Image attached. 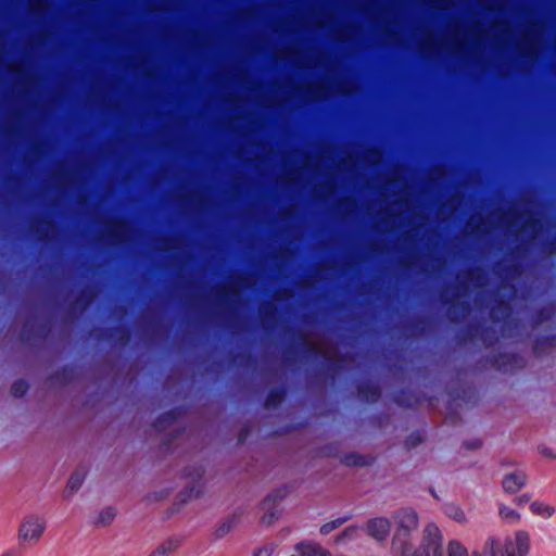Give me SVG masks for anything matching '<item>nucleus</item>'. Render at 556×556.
Instances as JSON below:
<instances>
[{"instance_id":"obj_21","label":"nucleus","mask_w":556,"mask_h":556,"mask_svg":"<svg viewBox=\"0 0 556 556\" xmlns=\"http://www.w3.org/2000/svg\"><path fill=\"white\" fill-rule=\"evenodd\" d=\"M286 394H287V389L285 386H278V387L271 388L265 397V402H264L265 406L266 407L279 406L282 403V401L285 400Z\"/></svg>"},{"instance_id":"obj_25","label":"nucleus","mask_w":556,"mask_h":556,"mask_svg":"<svg viewBox=\"0 0 556 556\" xmlns=\"http://www.w3.org/2000/svg\"><path fill=\"white\" fill-rule=\"evenodd\" d=\"M444 514L451 519L462 523L466 521V516L460 506L454 503H447L443 506Z\"/></svg>"},{"instance_id":"obj_8","label":"nucleus","mask_w":556,"mask_h":556,"mask_svg":"<svg viewBox=\"0 0 556 556\" xmlns=\"http://www.w3.org/2000/svg\"><path fill=\"white\" fill-rule=\"evenodd\" d=\"M397 521L396 535H407L418 527V515L413 508H402L395 514Z\"/></svg>"},{"instance_id":"obj_26","label":"nucleus","mask_w":556,"mask_h":556,"mask_svg":"<svg viewBox=\"0 0 556 556\" xmlns=\"http://www.w3.org/2000/svg\"><path fill=\"white\" fill-rule=\"evenodd\" d=\"M530 509L534 515L549 518L555 514V508L544 502L534 501L530 505Z\"/></svg>"},{"instance_id":"obj_20","label":"nucleus","mask_w":556,"mask_h":556,"mask_svg":"<svg viewBox=\"0 0 556 556\" xmlns=\"http://www.w3.org/2000/svg\"><path fill=\"white\" fill-rule=\"evenodd\" d=\"M180 544V538L170 536L161 543L149 556H168V554L176 551Z\"/></svg>"},{"instance_id":"obj_34","label":"nucleus","mask_w":556,"mask_h":556,"mask_svg":"<svg viewBox=\"0 0 556 556\" xmlns=\"http://www.w3.org/2000/svg\"><path fill=\"white\" fill-rule=\"evenodd\" d=\"M481 445H482V441L480 439L468 440V441H465L463 444V446L466 450H478L481 447Z\"/></svg>"},{"instance_id":"obj_32","label":"nucleus","mask_w":556,"mask_h":556,"mask_svg":"<svg viewBox=\"0 0 556 556\" xmlns=\"http://www.w3.org/2000/svg\"><path fill=\"white\" fill-rule=\"evenodd\" d=\"M500 516L509 522H516L520 518L519 514L515 509L505 505L500 506Z\"/></svg>"},{"instance_id":"obj_14","label":"nucleus","mask_w":556,"mask_h":556,"mask_svg":"<svg viewBox=\"0 0 556 556\" xmlns=\"http://www.w3.org/2000/svg\"><path fill=\"white\" fill-rule=\"evenodd\" d=\"M49 331L50 328L46 324L36 327L33 324L26 323L21 329V340L29 343L36 338H45Z\"/></svg>"},{"instance_id":"obj_18","label":"nucleus","mask_w":556,"mask_h":556,"mask_svg":"<svg viewBox=\"0 0 556 556\" xmlns=\"http://www.w3.org/2000/svg\"><path fill=\"white\" fill-rule=\"evenodd\" d=\"M87 470L85 467H78L70 477L67 481V485L65 489V496L70 497L76 491L80 489L85 479H86Z\"/></svg>"},{"instance_id":"obj_17","label":"nucleus","mask_w":556,"mask_h":556,"mask_svg":"<svg viewBox=\"0 0 556 556\" xmlns=\"http://www.w3.org/2000/svg\"><path fill=\"white\" fill-rule=\"evenodd\" d=\"M299 556H330V553L324 549L318 543L312 541H302L294 546Z\"/></svg>"},{"instance_id":"obj_3","label":"nucleus","mask_w":556,"mask_h":556,"mask_svg":"<svg viewBox=\"0 0 556 556\" xmlns=\"http://www.w3.org/2000/svg\"><path fill=\"white\" fill-rule=\"evenodd\" d=\"M290 493V486L283 484L273 490L262 502V507L265 510L261 517L262 526L273 525L281 515L280 502Z\"/></svg>"},{"instance_id":"obj_45","label":"nucleus","mask_w":556,"mask_h":556,"mask_svg":"<svg viewBox=\"0 0 556 556\" xmlns=\"http://www.w3.org/2000/svg\"><path fill=\"white\" fill-rule=\"evenodd\" d=\"M291 556H298V555H291Z\"/></svg>"},{"instance_id":"obj_35","label":"nucleus","mask_w":556,"mask_h":556,"mask_svg":"<svg viewBox=\"0 0 556 556\" xmlns=\"http://www.w3.org/2000/svg\"><path fill=\"white\" fill-rule=\"evenodd\" d=\"M442 303L444 305H447V304L450 305V308H448L450 318H451V320H456L458 317V314H455V316H452V313H454L456 303L448 298H442Z\"/></svg>"},{"instance_id":"obj_27","label":"nucleus","mask_w":556,"mask_h":556,"mask_svg":"<svg viewBox=\"0 0 556 556\" xmlns=\"http://www.w3.org/2000/svg\"><path fill=\"white\" fill-rule=\"evenodd\" d=\"M115 516L116 509L114 507H105L99 513L98 518L93 521V523L96 526H108L114 520Z\"/></svg>"},{"instance_id":"obj_1","label":"nucleus","mask_w":556,"mask_h":556,"mask_svg":"<svg viewBox=\"0 0 556 556\" xmlns=\"http://www.w3.org/2000/svg\"><path fill=\"white\" fill-rule=\"evenodd\" d=\"M402 556H444L442 552V535L434 523H429L424 530V538L419 548L403 544ZM447 556H468L467 548L458 541H451L447 546Z\"/></svg>"},{"instance_id":"obj_36","label":"nucleus","mask_w":556,"mask_h":556,"mask_svg":"<svg viewBox=\"0 0 556 556\" xmlns=\"http://www.w3.org/2000/svg\"><path fill=\"white\" fill-rule=\"evenodd\" d=\"M304 353H305L306 357H317L318 356L317 348L311 343L304 344Z\"/></svg>"},{"instance_id":"obj_43","label":"nucleus","mask_w":556,"mask_h":556,"mask_svg":"<svg viewBox=\"0 0 556 556\" xmlns=\"http://www.w3.org/2000/svg\"><path fill=\"white\" fill-rule=\"evenodd\" d=\"M430 493L432 494V496L435 498V500H439V496L437 494V492L434 491L433 488L430 489Z\"/></svg>"},{"instance_id":"obj_6","label":"nucleus","mask_w":556,"mask_h":556,"mask_svg":"<svg viewBox=\"0 0 556 556\" xmlns=\"http://www.w3.org/2000/svg\"><path fill=\"white\" fill-rule=\"evenodd\" d=\"M477 336H480L486 346H492L497 341L496 331L492 327L480 324H470L460 336V341H471Z\"/></svg>"},{"instance_id":"obj_22","label":"nucleus","mask_w":556,"mask_h":556,"mask_svg":"<svg viewBox=\"0 0 556 556\" xmlns=\"http://www.w3.org/2000/svg\"><path fill=\"white\" fill-rule=\"evenodd\" d=\"M237 522L238 515H229L220 525L216 527L213 533L214 538L216 540L223 539L226 534L230 532V530L237 525Z\"/></svg>"},{"instance_id":"obj_15","label":"nucleus","mask_w":556,"mask_h":556,"mask_svg":"<svg viewBox=\"0 0 556 556\" xmlns=\"http://www.w3.org/2000/svg\"><path fill=\"white\" fill-rule=\"evenodd\" d=\"M181 407H174L159 415L153 421V427L157 431H163L167 427L172 426L182 414Z\"/></svg>"},{"instance_id":"obj_41","label":"nucleus","mask_w":556,"mask_h":556,"mask_svg":"<svg viewBox=\"0 0 556 556\" xmlns=\"http://www.w3.org/2000/svg\"><path fill=\"white\" fill-rule=\"evenodd\" d=\"M168 494H169V491H166V492H163V491H162V492H160V493L155 492V493H153V494H149V495H148V498H149V500H157V501H159V500H163V498H165Z\"/></svg>"},{"instance_id":"obj_30","label":"nucleus","mask_w":556,"mask_h":556,"mask_svg":"<svg viewBox=\"0 0 556 556\" xmlns=\"http://www.w3.org/2000/svg\"><path fill=\"white\" fill-rule=\"evenodd\" d=\"M343 356H339L337 358H326L325 369L329 377L333 378L334 375L343 367Z\"/></svg>"},{"instance_id":"obj_29","label":"nucleus","mask_w":556,"mask_h":556,"mask_svg":"<svg viewBox=\"0 0 556 556\" xmlns=\"http://www.w3.org/2000/svg\"><path fill=\"white\" fill-rule=\"evenodd\" d=\"M352 518V515H346V516H343V517H340V518H337L334 520H331L329 522H326L324 523L321 527H320V533L323 535H327L329 533H331L333 530L338 529L339 527H341L344 522H346L348 520H350Z\"/></svg>"},{"instance_id":"obj_4","label":"nucleus","mask_w":556,"mask_h":556,"mask_svg":"<svg viewBox=\"0 0 556 556\" xmlns=\"http://www.w3.org/2000/svg\"><path fill=\"white\" fill-rule=\"evenodd\" d=\"M46 529L45 520L35 515L24 518L18 529V539L21 541H38Z\"/></svg>"},{"instance_id":"obj_38","label":"nucleus","mask_w":556,"mask_h":556,"mask_svg":"<svg viewBox=\"0 0 556 556\" xmlns=\"http://www.w3.org/2000/svg\"><path fill=\"white\" fill-rule=\"evenodd\" d=\"M271 554H273V548L261 547L253 553V556H271Z\"/></svg>"},{"instance_id":"obj_23","label":"nucleus","mask_w":556,"mask_h":556,"mask_svg":"<svg viewBox=\"0 0 556 556\" xmlns=\"http://www.w3.org/2000/svg\"><path fill=\"white\" fill-rule=\"evenodd\" d=\"M556 344V334H544L535 338L532 350L534 354H541L547 346Z\"/></svg>"},{"instance_id":"obj_40","label":"nucleus","mask_w":556,"mask_h":556,"mask_svg":"<svg viewBox=\"0 0 556 556\" xmlns=\"http://www.w3.org/2000/svg\"><path fill=\"white\" fill-rule=\"evenodd\" d=\"M0 556H21V552L16 547H10L1 553Z\"/></svg>"},{"instance_id":"obj_7","label":"nucleus","mask_w":556,"mask_h":556,"mask_svg":"<svg viewBox=\"0 0 556 556\" xmlns=\"http://www.w3.org/2000/svg\"><path fill=\"white\" fill-rule=\"evenodd\" d=\"M476 397V390L472 387H466L460 390H455L450 392V400L447 402V414L445 416V422L450 425H456L459 420V416L453 412V405L457 400H462L466 403L470 402Z\"/></svg>"},{"instance_id":"obj_11","label":"nucleus","mask_w":556,"mask_h":556,"mask_svg":"<svg viewBox=\"0 0 556 556\" xmlns=\"http://www.w3.org/2000/svg\"><path fill=\"white\" fill-rule=\"evenodd\" d=\"M357 393L363 401L376 403L380 400L382 390L376 382L364 381L357 384Z\"/></svg>"},{"instance_id":"obj_16","label":"nucleus","mask_w":556,"mask_h":556,"mask_svg":"<svg viewBox=\"0 0 556 556\" xmlns=\"http://www.w3.org/2000/svg\"><path fill=\"white\" fill-rule=\"evenodd\" d=\"M77 369L72 364H66L55 370L51 376L50 380L59 384L65 386L73 382L76 378Z\"/></svg>"},{"instance_id":"obj_33","label":"nucleus","mask_w":556,"mask_h":556,"mask_svg":"<svg viewBox=\"0 0 556 556\" xmlns=\"http://www.w3.org/2000/svg\"><path fill=\"white\" fill-rule=\"evenodd\" d=\"M356 532V527L354 526H351V527H348L343 530V532L341 534H339L336 539V542L337 543H340L342 542L343 540L345 539H350L352 538V535Z\"/></svg>"},{"instance_id":"obj_9","label":"nucleus","mask_w":556,"mask_h":556,"mask_svg":"<svg viewBox=\"0 0 556 556\" xmlns=\"http://www.w3.org/2000/svg\"><path fill=\"white\" fill-rule=\"evenodd\" d=\"M519 359L516 353L496 352L485 356V363L500 371H507Z\"/></svg>"},{"instance_id":"obj_19","label":"nucleus","mask_w":556,"mask_h":556,"mask_svg":"<svg viewBox=\"0 0 556 556\" xmlns=\"http://www.w3.org/2000/svg\"><path fill=\"white\" fill-rule=\"evenodd\" d=\"M342 463L349 467H365L374 463V457L351 452L343 455Z\"/></svg>"},{"instance_id":"obj_39","label":"nucleus","mask_w":556,"mask_h":556,"mask_svg":"<svg viewBox=\"0 0 556 556\" xmlns=\"http://www.w3.org/2000/svg\"><path fill=\"white\" fill-rule=\"evenodd\" d=\"M531 500V495L529 494H522L520 496H517L514 501L517 505H525L529 503Z\"/></svg>"},{"instance_id":"obj_31","label":"nucleus","mask_w":556,"mask_h":556,"mask_svg":"<svg viewBox=\"0 0 556 556\" xmlns=\"http://www.w3.org/2000/svg\"><path fill=\"white\" fill-rule=\"evenodd\" d=\"M29 390V384L25 379H17L11 386V394L14 397H23Z\"/></svg>"},{"instance_id":"obj_44","label":"nucleus","mask_w":556,"mask_h":556,"mask_svg":"<svg viewBox=\"0 0 556 556\" xmlns=\"http://www.w3.org/2000/svg\"><path fill=\"white\" fill-rule=\"evenodd\" d=\"M472 556H481V554L479 552H473Z\"/></svg>"},{"instance_id":"obj_5","label":"nucleus","mask_w":556,"mask_h":556,"mask_svg":"<svg viewBox=\"0 0 556 556\" xmlns=\"http://www.w3.org/2000/svg\"><path fill=\"white\" fill-rule=\"evenodd\" d=\"M203 475L204 468L202 466L194 467L192 471H189L188 469L184 471V478L192 477L195 478V481L192 484L187 485L181 492H179V494L177 495V500L179 501L180 504H186L191 498H197L200 496L203 488L201 483Z\"/></svg>"},{"instance_id":"obj_24","label":"nucleus","mask_w":556,"mask_h":556,"mask_svg":"<svg viewBox=\"0 0 556 556\" xmlns=\"http://www.w3.org/2000/svg\"><path fill=\"white\" fill-rule=\"evenodd\" d=\"M554 316V309L552 306H542L534 311L532 316V325L539 326L545 321H548Z\"/></svg>"},{"instance_id":"obj_10","label":"nucleus","mask_w":556,"mask_h":556,"mask_svg":"<svg viewBox=\"0 0 556 556\" xmlns=\"http://www.w3.org/2000/svg\"><path fill=\"white\" fill-rule=\"evenodd\" d=\"M391 525L389 519L383 517H377L368 520L366 525V531L368 535L372 536L378 541L386 540L390 533Z\"/></svg>"},{"instance_id":"obj_13","label":"nucleus","mask_w":556,"mask_h":556,"mask_svg":"<svg viewBox=\"0 0 556 556\" xmlns=\"http://www.w3.org/2000/svg\"><path fill=\"white\" fill-rule=\"evenodd\" d=\"M527 482V475L523 471H515L503 478L502 485L507 493L518 492Z\"/></svg>"},{"instance_id":"obj_2","label":"nucleus","mask_w":556,"mask_h":556,"mask_svg":"<svg viewBox=\"0 0 556 556\" xmlns=\"http://www.w3.org/2000/svg\"><path fill=\"white\" fill-rule=\"evenodd\" d=\"M529 552V535L518 531L514 538H507L503 543L489 538L483 546L484 556H526Z\"/></svg>"},{"instance_id":"obj_37","label":"nucleus","mask_w":556,"mask_h":556,"mask_svg":"<svg viewBox=\"0 0 556 556\" xmlns=\"http://www.w3.org/2000/svg\"><path fill=\"white\" fill-rule=\"evenodd\" d=\"M250 432H251V427L249 425H244L239 431V434H238L239 441H244L247 439V437L250 434Z\"/></svg>"},{"instance_id":"obj_28","label":"nucleus","mask_w":556,"mask_h":556,"mask_svg":"<svg viewBox=\"0 0 556 556\" xmlns=\"http://www.w3.org/2000/svg\"><path fill=\"white\" fill-rule=\"evenodd\" d=\"M426 439V431L418 429L413 431L404 441V445L407 450L414 448L422 443Z\"/></svg>"},{"instance_id":"obj_42","label":"nucleus","mask_w":556,"mask_h":556,"mask_svg":"<svg viewBox=\"0 0 556 556\" xmlns=\"http://www.w3.org/2000/svg\"><path fill=\"white\" fill-rule=\"evenodd\" d=\"M182 431H184V429L176 431V433L172 434L170 438L167 440V442H165L164 444L167 445L173 439H175L177 435H179Z\"/></svg>"},{"instance_id":"obj_12","label":"nucleus","mask_w":556,"mask_h":556,"mask_svg":"<svg viewBox=\"0 0 556 556\" xmlns=\"http://www.w3.org/2000/svg\"><path fill=\"white\" fill-rule=\"evenodd\" d=\"M393 402L399 406L414 408L422 401L421 396L407 388L400 389L392 397Z\"/></svg>"}]
</instances>
